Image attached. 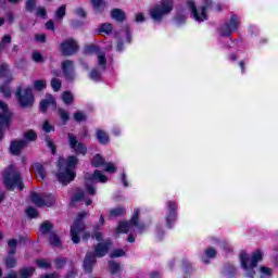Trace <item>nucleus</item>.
<instances>
[{"label":"nucleus","mask_w":278,"mask_h":278,"mask_svg":"<svg viewBox=\"0 0 278 278\" xmlns=\"http://www.w3.org/2000/svg\"><path fill=\"white\" fill-rule=\"evenodd\" d=\"M77 164H79V159L75 155H70L67 159H59L58 161V172H56V179L63 186L71 184L73 179H75V168H77Z\"/></svg>","instance_id":"f257e3e1"},{"label":"nucleus","mask_w":278,"mask_h":278,"mask_svg":"<svg viewBox=\"0 0 278 278\" xmlns=\"http://www.w3.org/2000/svg\"><path fill=\"white\" fill-rule=\"evenodd\" d=\"M264 257V253L262 251L256 250L252 257H249L247 252H242L240 255L241 268L244 270V277L254 278L255 277V268L257 266V262H262Z\"/></svg>","instance_id":"f03ea898"},{"label":"nucleus","mask_w":278,"mask_h":278,"mask_svg":"<svg viewBox=\"0 0 278 278\" xmlns=\"http://www.w3.org/2000/svg\"><path fill=\"white\" fill-rule=\"evenodd\" d=\"M86 216H88V213H80L72 225L71 238L74 244H79V241L81 240L79 236H83V240L90 238V233L85 231L86 226L84 225V218H86Z\"/></svg>","instance_id":"7ed1b4c3"},{"label":"nucleus","mask_w":278,"mask_h":278,"mask_svg":"<svg viewBox=\"0 0 278 278\" xmlns=\"http://www.w3.org/2000/svg\"><path fill=\"white\" fill-rule=\"evenodd\" d=\"M110 244H111L110 241L99 243L94 250L96 254L88 253L86 255V258L84 262V268L85 270H87V273H90V270H92V266H94V262H97L96 256L103 257V255L108 253V251L110 250Z\"/></svg>","instance_id":"20e7f679"},{"label":"nucleus","mask_w":278,"mask_h":278,"mask_svg":"<svg viewBox=\"0 0 278 278\" xmlns=\"http://www.w3.org/2000/svg\"><path fill=\"white\" fill-rule=\"evenodd\" d=\"M4 186L9 188V190H14V188H18L23 190V181L21 180V173L13 165L9 166L4 170Z\"/></svg>","instance_id":"39448f33"},{"label":"nucleus","mask_w":278,"mask_h":278,"mask_svg":"<svg viewBox=\"0 0 278 278\" xmlns=\"http://www.w3.org/2000/svg\"><path fill=\"white\" fill-rule=\"evenodd\" d=\"M138 216H140V208L135 210L130 223L121 222L115 230V233L117 236L119 233H127L128 231H131V229H135V231H142L144 229V225L138 224Z\"/></svg>","instance_id":"423d86ee"},{"label":"nucleus","mask_w":278,"mask_h":278,"mask_svg":"<svg viewBox=\"0 0 278 278\" xmlns=\"http://www.w3.org/2000/svg\"><path fill=\"white\" fill-rule=\"evenodd\" d=\"M210 5H212V0H204V5L197 10L194 1L189 0L187 2V10L191 12L193 18L201 23L207 20V8H210Z\"/></svg>","instance_id":"0eeeda50"},{"label":"nucleus","mask_w":278,"mask_h":278,"mask_svg":"<svg viewBox=\"0 0 278 278\" xmlns=\"http://www.w3.org/2000/svg\"><path fill=\"white\" fill-rule=\"evenodd\" d=\"M173 12V0H162L154 9L150 11L153 21H162V17Z\"/></svg>","instance_id":"6e6552de"},{"label":"nucleus","mask_w":278,"mask_h":278,"mask_svg":"<svg viewBox=\"0 0 278 278\" xmlns=\"http://www.w3.org/2000/svg\"><path fill=\"white\" fill-rule=\"evenodd\" d=\"M15 97L22 108H31L34 105V91L29 87L23 90L18 87Z\"/></svg>","instance_id":"1a4fd4ad"},{"label":"nucleus","mask_w":278,"mask_h":278,"mask_svg":"<svg viewBox=\"0 0 278 278\" xmlns=\"http://www.w3.org/2000/svg\"><path fill=\"white\" fill-rule=\"evenodd\" d=\"M10 121H12V112L8 104L0 100V140L3 138V131L10 126Z\"/></svg>","instance_id":"9d476101"},{"label":"nucleus","mask_w":278,"mask_h":278,"mask_svg":"<svg viewBox=\"0 0 278 278\" xmlns=\"http://www.w3.org/2000/svg\"><path fill=\"white\" fill-rule=\"evenodd\" d=\"M108 176H105L100 170H96L93 174H88L86 176V187H87V194H94V189L90 184H105L108 181Z\"/></svg>","instance_id":"9b49d317"},{"label":"nucleus","mask_w":278,"mask_h":278,"mask_svg":"<svg viewBox=\"0 0 278 278\" xmlns=\"http://www.w3.org/2000/svg\"><path fill=\"white\" fill-rule=\"evenodd\" d=\"M30 200L33 201L34 204L37 205V207H42L43 205H47L50 207V205H53L55 203V197L52 194H40V193H31L30 194Z\"/></svg>","instance_id":"f8f14e48"},{"label":"nucleus","mask_w":278,"mask_h":278,"mask_svg":"<svg viewBox=\"0 0 278 278\" xmlns=\"http://www.w3.org/2000/svg\"><path fill=\"white\" fill-rule=\"evenodd\" d=\"M68 146L71 149L74 150V153H76V155H86V146L77 141V137H75V135L73 134H68Z\"/></svg>","instance_id":"ddd939ff"},{"label":"nucleus","mask_w":278,"mask_h":278,"mask_svg":"<svg viewBox=\"0 0 278 278\" xmlns=\"http://www.w3.org/2000/svg\"><path fill=\"white\" fill-rule=\"evenodd\" d=\"M77 51V42L73 39H67L61 43V52L63 55H73Z\"/></svg>","instance_id":"4468645a"},{"label":"nucleus","mask_w":278,"mask_h":278,"mask_svg":"<svg viewBox=\"0 0 278 278\" xmlns=\"http://www.w3.org/2000/svg\"><path fill=\"white\" fill-rule=\"evenodd\" d=\"M0 78L2 81H7V84L14 80V74H12L10 66L5 63L0 65Z\"/></svg>","instance_id":"2eb2a0df"},{"label":"nucleus","mask_w":278,"mask_h":278,"mask_svg":"<svg viewBox=\"0 0 278 278\" xmlns=\"http://www.w3.org/2000/svg\"><path fill=\"white\" fill-rule=\"evenodd\" d=\"M52 105L55 108V99L51 94L46 96V99L40 101L39 110L40 112H47V110Z\"/></svg>","instance_id":"dca6fc26"},{"label":"nucleus","mask_w":278,"mask_h":278,"mask_svg":"<svg viewBox=\"0 0 278 278\" xmlns=\"http://www.w3.org/2000/svg\"><path fill=\"white\" fill-rule=\"evenodd\" d=\"M33 172L35 173L39 181H43V179L47 178V172L45 170V167L40 163H35L33 165Z\"/></svg>","instance_id":"f3484780"},{"label":"nucleus","mask_w":278,"mask_h":278,"mask_svg":"<svg viewBox=\"0 0 278 278\" xmlns=\"http://www.w3.org/2000/svg\"><path fill=\"white\" fill-rule=\"evenodd\" d=\"M63 73L66 79H73L75 73L73 72V61H64L62 63Z\"/></svg>","instance_id":"a211bd4d"},{"label":"nucleus","mask_w":278,"mask_h":278,"mask_svg":"<svg viewBox=\"0 0 278 278\" xmlns=\"http://www.w3.org/2000/svg\"><path fill=\"white\" fill-rule=\"evenodd\" d=\"M27 147V142L20 140V141H13L10 147V151L13 155H18L23 149Z\"/></svg>","instance_id":"6ab92c4d"},{"label":"nucleus","mask_w":278,"mask_h":278,"mask_svg":"<svg viewBox=\"0 0 278 278\" xmlns=\"http://www.w3.org/2000/svg\"><path fill=\"white\" fill-rule=\"evenodd\" d=\"M168 206H169V212L166 216V223H167V227H170V223H175V210L177 207V204L173 202H168Z\"/></svg>","instance_id":"aec40b11"},{"label":"nucleus","mask_w":278,"mask_h":278,"mask_svg":"<svg viewBox=\"0 0 278 278\" xmlns=\"http://www.w3.org/2000/svg\"><path fill=\"white\" fill-rule=\"evenodd\" d=\"M111 18H113L114 21L121 22V21H125V11L121 10V9H115L111 12Z\"/></svg>","instance_id":"412c9836"},{"label":"nucleus","mask_w":278,"mask_h":278,"mask_svg":"<svg viewBox=\"0 0 278 278\" xmlns=\"http://www.w3.org/2000/svg\"><path fill=\"white\" fill-rule=\"evenodd\" d=\"M104 164H105V159H103L101 154L94 155L91 161V166H94L96 168H99V166H103Z\"/></svg>","instance_id":"4be33fe9"},{"label":"nucleus","mask_w":278,"mask_h":278,"mask_svg":"<svg viewBox=\"0 0 278 278\" xmlns=\"http://www.w3.org/2000/svg\"><path fill=\"white\" fill-rule=\"evenodd\" d=\"M97 138L101 144H108L110 142V137L103 130H97Z\"/></svg>","instance_id":"5701e85b"},{"label":"nucleus","mask_w":278,"mask_h":278,"mask_svg":"<svg viewBox=\"0 0 278 278\" xmlns=\"http://www.w3.org/2000/svg\"><path fill=\"white\" fill-rule=\"evenodd\" d=\"M214 257H216V251L213 248H208L205 250L202 261L207 262V260H214Z\"/></svg>","instance_id":"b1692460"},{"label":"nucleus","mask_w":278,"mask_h":278,"mask_svg":"<svg viewBox=\"0 0 278 278\" xmlns=\"http://www.w3.org/2000/svg\"><path fill=\"white\" fill-rule=\"evenodd\" d=\"M91 3L96 12H103L105 10V2L103 0H91Z\"/></svg>","instance_id":"393cba45"},{"label":"nucleus","mask_w":278,"mask_h":278,"mask_svg":"<svg viewBox=\"0 0 278 278\" xmlns=\"http://www.w3.org/2000/svg\"><path fill=\"white\" fill-rule=\"evenodd\" d=\"M34 273H35L34 267L23 268L20 271V278H29L31 277V275H34Z\"/></svg>","instance_id":"a878e982"},{"label":"nucleus","mask_w":278,"mask_h":278,"mask_svg":"<svg viewBox=\"0 0 278 278\" xmlns=\"http://www.w3.org/2000/svg\"><path fill=\"white\" fill-rule=\"evenodd\" d=\"M258 273H260L261 278H266V277H270L273 275V269H270L269 267H266V266H261L258 269Z\"/></svg>","instance_id":"bb28decb"},{"label":"nucleus","mask_w":278,"mask_h":278,"mask_svg":"<svg viewBox=\"0 0 278 278\" xmlns=\"http://www.w3.org/2000/svg\"><path fill=\"white\" fill-rule=\"evenodd\" d=\"M109 269L111 275H118V273H121V265L118 263L110 262Z\"/></svg>","instance_id":"cd10ccee"},{"label":"nucleus","mask_w":278,"mask_h":278,"mask_svg":"<svg viewBox=\"0 0 278 278\" xmlns=\"http://www.w3.org/2000/svg\"><path fill=\"white\" fill-rule=\"evenodd\" d=\"M227 25H229V27L232 29V31H236V29H238V25H240V20L238 18V16L233 15V16H231V18Z\"/></svg>","instance_id":"c85d7f7f"},{"label":"nucleus","mask_w":278,"mask_h":278,"mask_svg":"<svg viewBox=\"0 0 278 278\" xmlns=\"http://www.w3.org/2000/svg\"><path fill=\"white\" fill-rule=\"evenodd\" d=\"M49 240L51 247H60L62 244V241H60V237H58V235L55 233H50Z\"/></svg>","instance_id":"c756f323"},{"label":"nucleus","mask_w":278,"mask_h":278,"mask_svg":"<svg viewBox=\"0 0 278 278\" xmlns=\"http://www.w3.org/2000/svg\"><path fill=\"white\" fill-rule=\"evenodd\" d=\"M123 214H125V208L117 207V208L111 210L110 213H109V216L111 218H116V216H123Z\"/></svg>","instance_id":"7c9ffc66"},{"label":"nucleus","mask_w":278,"mask_h":278,"mask_svg":"<svg viewBox=\"0 0 278 278\" xmlns=\"http://www.w3.org/2000/svg\"><path fill=\"white\" fill-rule=\"evenodd\" d=\"M35 90L41 91L47 88V80H35L33 84Z\"/></svg>","instance_id":"2f4dec72"},{"label":"nucleus","mask_w":278,"mask_h":278,"mask_svg":"<svg viewBox=\"0 0 278 278\" xmlns=\"http://www.w3.org/2000/svg\"><path fill=\"white\" fill-rule=\"evenodd\" d=\"M62 101L66 104V105H71V103H73V93L65 91L62 93Z\"/></svg>","instance_id":"473e14b6"},{"label":"nucleus","mask_w":278,"mask_h":278,"mask_svg":"<svg viewBox=\"0 0 278 278\" xmlns=\"http://www.w3.org/2000/svg\"><path fill=\"white\" fill-rule=\"evenodd\" d=\"M38 138V135H36V131L34 130H27L24 135V140H27L28 142H31Z\"/></svg>","instance_id":"72a5a7b5"},{"label":"nucleus","mask_w":278,"mask_h":278,"mask_svg":"<svg viewBox=\"0 0 278 278\" xmlns=\"http://www.w3.org/2000/svg\"><path fill=\"white\" fill-rule=\"evenodd\" d=\"M58 114H59V118H61L63 125H66V123L68 122V112L64 111L63 109H59Z\"/></svg>","instance_id":"f704fd0d"},{"label":"nucleus","mask_w":278,"mask_h":278,"mask_svg":"<svg viewBox=\"0 0 278 278\" xmlns=\"http://www.w3.org/2000/svg\"><path fill=\"white\" fill-rule=\"evenodd\" d=\"M0 92L7 99H10V97H12V91L10 90V87L8 85H1L0 86Z\"/></svg>","instance_id":"c9c22d12"},{"label":"nucleus","mask_w":278,"mask_h":278,"mask_svg":"<svg viewBox=\"0 0 278 278\" xmlns=\"http://www.w3.org/2000/svg\"><path fill=\"white\" fill-rule=\"evenodd\" d=\"M112 24H102L100 27H99V31L100 34H112Z\"/></svg>","instance_id":"e433bc0d"},{"label":"nucleus","mask_w":278,"mask_h":278,"mask_svg":"<svg viewBox=\"0 0 278 278\" xmlns=\"http://www.w3.org/2000/svg\"><path fill=\"white\" fill-rule=\"evenodd\" d=\"M231 34H233V30L230 28L228 24L222 26L220 28L222 36H231Z\"/></svg>","instance_id":"4c0bfd02"},{"label":"nucleus","mask_w":278,"mask_h":278,"mask_svg":"<svg viewBox=\"0 0 278 278\" xmlns=\"http://www.w3.org/2000/svg\"><path fill=\"white\" fill-rule=\"evenodd\" d=\"M51 229H53V225H51V223H49V222L43 223L40 227V231L42 233H49V231H51Z\"/></svg>","instance_id":"58836bf2"},{"label":"nucleus","mask_w":278,"mask_h":278,"mask_svg":"<svg viewBox=\"0 0 278 278\" xmlns=\"http://www.w3.org/2000/svg\"><path fill=\"white\" fill-rule=\"evenodd\" d=\"M8 244H9V253L14 255L16 251V244H18L17 241L15 239H11L9 240Z\"/></svg>","instance_id":"ea45409f"},{"label":"nucleus","mask_w":278,"mask_h":278,"mask_svg":"<svg viewBox=\"0 0 278 278\" xmlns=\"http://www.w3.org/2000/svg\"><path fill=\"white\" fill-rule=\"evenodd\" d=\"M51 87L54 90V92H58L60 88H62V83L58 78H53L51 80Z\"/></svg>","instance_id":"a19ab883"},{"label":"nucleus","mask_w":278,"mask_h":278,"mask_svg":"<svg viewBox=\"0 0 278 278\" xmlns=\"http://www.w3.org/2000/svg\"><path fill=\"white\" fill-rule=\"evenodd\" d=\"M4 264L7 268H14L16 266V260L12 256L5 258Z\"/></svg>","instance_id":"79ce46f5"},{"label":"nucleus","mask_w":278,"mask_h":278,"mask_svg":"<svg viewBox=\"0 0 278 278\" xmlns=\"http://www.w3.org/2000/svg\"><path fill=\"white\" fill-rule=\"evenodd\" d=\"M121 38L125 40L126 42H131V37L129 36V28H125L121 34Z\"/></svg>","instance_id":"37998d69"},{"label":"nucleus","mask_w":278,"mask_h":278,"mask_svg":"<svg viewBox=\"0 0 278 278\" xmlns=\"http://www.w3.org/2000/svg\"><path fill=\"white\" fill-rule=\"evenodd\" d=\"M65 15H66V7L62 5L58 9L55 13V18H64Z\"/></svg>","instance_id":"c03bdc74"},{"label":"nucleus","mask_w":278,"mask_h":278,"mask_svg":"<svg viewBox=\"0 0 278 278\" xmlns=\"http://www.w3.org/2000/svg\"><path fill=\"white\" fill-rule=\"evenodd\" d=\"M104 170L105 173H115L116 172V165L114 163H104Z\"/></svg>","instance_id":"a18cd8bd"},{"label":"nucleus","mask_w":278,"mask_h":278,"mask_svg":"<svg viewBox=\"0 0 278 278\" xmlns=\"http://www.w3.org/2000/svg\"><path fill=\"white\" fill-rule=\"evenodd\" d=\"M124 255H125V250L123 249L113 250L110 254L111 257H124Z\"/></svg>","instance_id":"49530a36"},{"label":"nucleus","mask_w":278,"mask_h":278,"mask_svg":"<svg viewBox=\"0 0 278 278\" xmlns=\"http://www.w3.org/2000/svg\"><path fill=\"white\" fill-rule=\"evenodd\" d=\"M97 56L99 66H103L108 62V59H105V54H103L102 52H99Z\"/></svg>","instance_id":"de8ad7c7"},{"label":"nucleus","mask_w":278,"mask_h":278,"mask_svg":"<svg viewBox=\"0 0 278 278\" xmlns=\"http://www.w3.org/2000/svg\"><path fill=\"white\" fill-rule=\"evenodd\" d=\"M37 266H39V268H49L51 264L45 260H39L37 261Z\"/></svg>","instance_id":"09e8293b"},{"label":"nucleus","mask_w":278,"mask_h":278,"mask_svg":"<svg viewBox=\"0 0 278 278\" xmlns=\"http://www.w3.org/2000/svg\"><path fill=\"white\" fill-rule=\"evenodd\" d=\"M26 214L27 216H29V218H36V216H38V211H36V208H28L26 210Z\"/></svg>","instance_id":"8fccbe9b"},{"label":"nucleus","mask_w":278,"mask_h":278,"mask_svg":"<svg viewBox=\"0 0 278 278\" xmlns=\"http://www.w3.org/2000/svg\"><path fill=\"white\" fill-rule=\"evenodd\" d=\"M74 119L80 123L81 121H86V115L81 112H77L74 114Z\"/></svg>","instance_id":"3c124183"},{"label":"nucleus","mask_w":278,"mask_h":278,"mask_svg":"<svg viewBox=\"0 0 278 278\" xmlns=\"http://www.w3.org/2000/svg\"><path fill=\"white\" fill-rule=\"evenodd\" d=\"M90 77L93 79V81H99L101 79V73L92 71Z\"/></svg>","instance_id":"603ef678"},{"label":"nucleus","mask_w":278,"mask_h":278,"mask_svg":"<svg viewBox=\"0 0 278 278\" xmlns=\"http://www.w3.org/2000/svg\"><path fill=\"white\" fill-rule=\"evenodd\" d=\"M33 60L34 62H38V63L42 62V54H40V52H34Z\"/></svg>","instance_id":"864d4df0"},{"label":"nucleus","mask_w":278,"mask_h":278,"mask_svg":"<svg viewBox=\"0 0 278 278\" xmlns=\"http://www.w3.org/2000/svg\"><path fill=\"white\" fill-rule=\"evenodd\" d=\"M42 129H43V131H46V134H49V131L53 130V126H51L49 124V122H45L43 125H42Z\"/></svg>","instance_id":"5fc2aeb1"},{"label":"nucleus","mask_w":278,"mask_h":278,"mask_svg":"<svg viewBox=\"0 0 278 278\" xmlns=\"http://www.w3.org/2000/svg\"><path fill=\"white\" fill-rule=\"evenodd\" d=\"M55 264H56V268H64V264H66V258L60 257L56 260Z\"/></svg>","instance_id":"6e6d98bb"},{"label":"nucleus","mask_w":278,"mask_h":278,"mask_svg":"<svg viewBox=\"0 0 278 278\" xmlns=\"http://www.w3.org/2000/svg\"><path fill=\"white\" fill-rule=\"evenodd\" d=\"M36 5V0H26V10H34Z\"/></svg>","instance_id":"4d7b16f0"},{"label":"nucleus","mask_w":278,"mask_h":278,"mask_svg":"<svg viewBox=\"0 0 278 278\" xmlns=\"http://www.w3.org/2000/svg\"><path fill=\"white\" fill-rule=\"evenodd\" d=\"M136 23H144V14L137 13L136 14Z\"/></svg>","instance_id":"13d9d810"},{"label":"nucleus","mask_w":278,"mask_h":278,"mask_svg":"<svg viewBox=\"0 0 278 278\" xmlns=\"http://www.w3.org/2000/svg\"><path fill=\"white\" fill-rule=\"evenodd\" d=\"M35 40H37V42H45V40H47V36H45V34L36 35Z\"/></svg>","instance_id":"bf43d9fd"},{"label":"nucleus","mask_w":278,"mask_h":278,"mask_svg":"<svg viewBox=\"0 0 278 278\" xmlns=\"http://www.w3.org/2000/svg\"><path fill=\"white\" fill-rule=\"evenodd\" d=\"M38 16H41L42 18H45V16H47V10H45V8H39L37 11Z\"/></svg>","instance_id":"052dcab7"},{"label":"nucleus","mask_w":278,"mask_h":278,"mask_svg":"<svg viewBox=\"0 0 278 278\" xmlns=\"http://www.w3.org/2000/svg\"><path fill=\"white\" fill-rule=\"evenodd\" d=\"M12 42V37H10V35H5L3 38H2V45H8Z\"/></svg>","instance_id":"680f3d73"},{"label":"nucleus","mask_w":278,"mask_h":278,"mask_svg":"<svg viewBox=\"0 0 278 278\" xmlns=\"http://www.w3.org/2000/svg\"><path fill=\"white\" fill-rule=\"evenodd\" d=\"M47 144L51 149L52 153H55V144H53V141H51V139L47 140Z\"/></svg>","instance_id":"e2e57ef3"},{"label":"nucleus","mask_w":278,"mask_h":278,"mask_svg":"<svg viewBox=\"0 0 278 278\" xmlns=\"http://www.w3.org/2000/svg\"><path fill=\"white\" fill-rule=\"evenodd\" d=\"M93 238H96V240H98V242H101V240H103V235H101V232H96Z\"/></svg>","instance_id":"0e129e2a"},{"label":"nucleus","mask_w":278,"mask_h":278,"mask_svg":"<svg viewBox=\"0 0 278 278\" xmlns=\"http://www.w3.org/2000/svg\"><path fill=\"white\" fill-rule=\"evenodd\" d=\"M46 27H47V29H54L53 21H49V22L46 24Z\"/></svg>","instance_id":"69168bd1"},{"label":"nucleus","mask_w":278,"mask_h":278,"mask_svg":"<svg viewBox=\"0 0 278 278\" xmlns=\"http://www.w3.org/2000/svg\"><path fill=\"white\" fill-rule=\"evenodd\" d=\"M42 278H58V274L46 275Z\"/></svg>","instance_id":"338daca9"},{"label":"nucleus","mask_w":278,"mask_h":278,"mask_svg":"<svg viewBox=\"0 0 278 278\" xmlns=\"http://www.w3.org/2000/svg\"><path fill=\"white\" fill-rule=\"evenodd\" d=\"M75 275H77V273L73 270L71 274L67 275V278H75Z\"/></svg>","instance_id":"774afa93"}]
</instances>
